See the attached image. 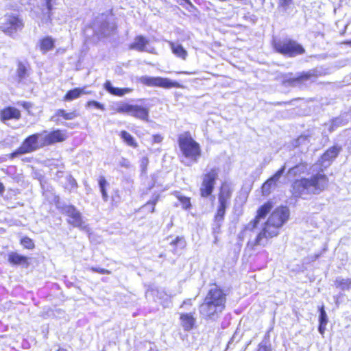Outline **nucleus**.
Wrapping results in <instances>:
<instances>
[{"instance_id": "7c9ffc66", "label": "nucleus", "mask_w": 351, "mask_h": 351, "mask_svg": "<svg viewBox=\"0 0 351 351\" xmlns=\"http://www.w3.org/2000/svg\"><path fill=\"white\" fill-rule=\"evenodd\" d=\"M24 249L32 250L35 248L34 241L29 237H23L19 241Z\"/></svg>"}, {"instance_id": "dca6fc26", "label": "nucleus", "mask_w": 351, "mask_h": 351, "mask_svg": "<svg viewBox=\"0 0 351 351\" xmlns=\"http://www.w3.org/2000/svg\"><path fill=\"white\" fill-rule=\"evenodd\" d=\"M180 321L184 331H190L196 327V319L191 313L180 314Z\"/></svg>"}, {"instance_id": "5701e85b", "label": "nucleus", "mask_w": 351, "mask_h": 351, "mask_svg": "<svg viewBox=\"0 0 351 351\" xmlns=\"http://www.w3.org/2000/svg\"><path fill=\"white\" fill-rule=\"evenodd\" d=\"M121 140L129 147L137 148L138 144L134 137L126 130H121L119 134Z\"/></svg>"}, {"instance_id": "f3484780", "label": "nucleus", "mask_w": 351, "mask_h": 351, "mask_svg": "<svg viewBox=\"0 0 351 351\" xmlns=\"http://www.w3.org/2000/svg\"><path fill=\"white\" fill-rule=\"evenodd\" d=\"M76 110L66 112L64 109H58L51 117V121L58 123L61 120H73L78 117Z\"/></svg>"}, {"instance_id": "c9c22d12", "label": "nucleus", "mask_w": 351, "mask_h": 351, "mask_svg": "<svg viewBox=\"0 0 351 351\" xmlns=\"http://www.w3.org/2000/svg\"><path fill=\"white\" fill-rule=\"evenodd\" d=\"M286 169V166L284 165L281 166L269 178V180L274 182L276 184L278 181L281 176L283 174Z\"/></svg>"}, {"instance_id": "f8f14e48", "label": "nucleus", "mask_w": 351, "mask_h": 351, "mask_svg": "<svg viewBox=\"0 0 351 351\" xmlns=\"http://www.w3.org/2000/svg\"><path fill=\"white\" fill-rule=\"evenodd\" d=\"M64 213L69 217L67 222L73 226L79 228H84V222L81 213L77 210L75 206L69 204L65 205L62 208Z\"/></svg>"}, {"instance_id": "09e8293b", "label": "nucleus", "mask_w": 351, "mask_h": 351, "mask_svg": "<svg viewBox=\"0 0 351 351\" xmlns=\"http://www.w3.org/2000/svg\"><path fill=\"white\" fill-rule=\"evenodd\" d=\"M327 324H322L319 323L318 330L320 334L324 335L326 330V326Z\"/></svg>"}, {"instance_id": "1a4fd4ad", "label": "nucleus", "mask_w": 351, "mask_h": 351, "mask_svg": "<svg viewBox=\"0 0 351 351\" xmlns=\"http://www.w3.org/2000/svg\"><path fill=\"white\" fill-rule=\"evenodd\" d=\"M218 178L219 169L216 167L211 168L202 175L199 188V194L202 197L207 198L213 194Z\"/></svg>"}, {"instance_id": "a19ab883", "label": "nucleus", "mask_w": 351, "mask_h": 351, "mask_svg": "<svg viewBox=\"0 0 351 351\" xmlns=\"http://www.w3.org/2000/svg\"><path fill=\"white\" fill-rule=\"evenodd\" d=\"M170 244L175 247H177L178 245L184 246L185 245L184 238L183 237H176L171 241Z\"/></svg>"}, {"instance_id": "9b49d317", "label": "nucleus", "mask_w": 351, "mask_h": 351, "mask_svg": "<svg viewBox=\"0 0 351 351\" xmlns=\"http://www.w3.org/2000/svg\"><path fill=\"white\" fill-rule=\"evenodd\" d=\"M5 17V21L1 26V29L4 33L12 35L23 28V20L18 15L6 14Z\"/></svg>"}, {"instance_id": "cd10ccee", "label": "nucleus", "mask_w": 351, "mask_h": 351, "mask_svg": "<svg viewBox=\"0 0 351 351\" xmlns=\"http://www.w3.org/2000/svg\"><path fill=\"white\" fill-rule=\"evenodd\" d=\"M28 75L27 66L22 62L17 64L16 77L19 82L23 81Z\"/></svg>"}, {"instance_id": "4be33fe9", "label": "nucleus", "mask_w": 351, "mask_h": 351, "mask_svg": "<svg viewBox=\"0 0 351 351\" xmlns=\"http://www.w3.org/2000/svg\"><path fill=\"white\" fill-rule=\"evenodd\" d=\"M341 150L340 147L332 146L328 148L322 156L324 162H332L339 155Z\"/></svg>"}, {"instance_id": "bb28decb", "label": "nucleus", "mask_w": 351, "mask_h": 351, "mask_svg": "<svg viewBox=\"0 0 351 351\" xmlns=\"http://www.w3.org/2000/svg\"><path fill=\"white\" fill-rule=\"evenodd\" d=\"M160 198V195L159 193H156L154 195L152 198L148 200L143 206L139 208L138 210H136V213H138L141 210V209L147 206H150L149 208V213H153L155 212V206L156 203L159 201Z\"/></svg>"}, {"instance_id": "f704fd0d", "label": "nucleus", "mask_w": 351, "mask_h": 351, "mask_svg": "<svg viewBox=\"0 0 351 351\" xmlns=\"http://www.w3.org/2000/svg\"><path fill=\"white\" fill-rule=\"evenodd\" d=\"M67 182L69 186H65L64 188L69 192H71L72 190L76 189L78 187L77 181L71 176L67 178Z\"/></svg>"}, {"instance_id": "c85d7f7f", "label": "nucleus", "mask_w": 351, "mask_h": 351, "mask_svg": "<svg viewBox=\"0 0 351 351\" xmlns=\"http://www.w3.org/2000/svg\"><path fill=\"white\" fill-rule=\"evenodd\" d=\"M172 52L182 60H186L187 57L186 50L181 45H171Z\"/></svg>"}, {"instance_id": "4468645a", "label": "nucleus", "mask_w": 351, "mask_h": 351, "mask_svg": "<svg viewBox=\"0 0 351 351\" xmlns=\"http://www.w3.org/2000/svg\"><path fill=\"white\" fill-rule=\"evenodd\" d=\"M21 118V112L16 107L8 106L0 110V120L3 123L11 119L19 120Z\"/></svg>"}, {"instance_id": "0eeeda50", "label": "nucleus", "mask_w": 351, "mask_h": 351, "mask_svg": "<svg viewBox=\"0 0 351 351\" xmlns=\"http://www.w3.org/2000/svg\"><path fill=\"white\" fill-rule=\"evenodd\" d=\"M272 47L276 53L291 58L303 55L306 52L301 44L289 37L273 40Z\"/></svg>"}, {"instance_id": "ddd939ff", "label": "nucleus", "mask_w": 351, "mask_h": 351, "mask_svg": "<svg viewBox=\"0 0 351 351\" xmlns=\"http://www.w3.org/2000/svg\"><path fill=\"white\" fill-rule=\"evenodd\" d=\"M273 206V202L269 200L258 208L256 215L250 221L252 229H255L258 227L260 221L266 217L272 209Z\"/></svg>"}, {"instance_id": "c756f323", "label": "nucleus", "mask_w": 351, "mask_h": 351, "mask_svg": "<svg viewBox=\"0 0 351 351\" xmlns=\"http://www.w3.org/2000/svg\"><path fill=\"white\" fill-rule=\"evenodd\" d=\"M335 286L341 290L350 289L351 288V279L337 278L335 281Z\"/></svg>"}, {"instance_id": "8fccbe9b", "label": "nucleus", "mask_w": 351, "mask_h": 351, "mask_svg": "<svg viewBox=\"0 0 351 351\" xmlns=\"http://www.w3.org/2000/svg\"><path fill=\"white\" fill-rule=\"evenodd\" d=\"M185 305H189V306H191L192 305V301H191V299H186V300H184L181 305H180V308H182L184 307Z\"/></svg>"}, {"instance_id": "49530a36", "label": "nucleus", "mask_w": 351, "mask_h": 351, "mask_svg": "<svg viewBox=\"0 0 351 351\" xmlns=\"http://www.w3.org/2000/svg\"><path fill=\"white\" fill-rule=\"evenodd\" d=\"M257 351H272V349L269 346H267L265 344L260 343L258 346Z\"/></svg>"}, {"instance_id": "37998d69", "label": "nucleus", "mask_w": 351, "mask_h": 351, "mask_svg": "<svg viewBox=\"0 0 351 351\" xmlns=\"http://www.w3.org/2000/svg\"><path fill=\"white\" fill-rule=\"evenodd\" d=\"M149 165V158L147 156L143 157L141 160V169L142 172L147 171Z\"/></svg>"}, {"instance_id": "aec40b11", "label": "nucleus", "mask_w": 351, "mask_h": 351, "mask_svg": "<svg viewBox=\"0 0 351 351\" xmlns=\"http://www.w3.org/2000/svg\"><path fill=\"white\" fill-rule=\"evenodd\" d=\"M84 88H74L69 90L62 97L64 101H71L78 99L82 95L86 94Z\"/></svg>"}, {"instance_id": "423d86ee", "label": "nucleus", "mask_w": 351, "mask_h": 351, "mask_svg": "<svg viewBox=\"0 0 351 351\" xmlns=\"http://www.w3.org/2000/svg\"><path fill=\"white\" fill-rule=\"evenodd\" d=\"M178 145L182 156L192 163H197L202 156L200 144L192 136L189 131L178 136Z\"/></svg>"}, {"instance_id": "e433bc0d", "label": "nucleus", "mask_w": 351, "mask_h": 351, "mask_svg": "<svg viewBox=\"0 0 351 351\" xmlns=\"http://www.w3.org/2000/svg\"><path fill=\"white\" fill-rule=\"evenodd\" d=\"M86 108L94 107V108H95L98 110H102V111L106 110V107L104 104H101L95 100H88L86 104Z\"/></svg>"}, {"instance_id": "412c9836", "label": "nucleus", "mask_w": 351, "mask_h": 351, "mask_svg": "<svg viewBox=\"0 0 351 351\" xmlns=\"http://www.w3.org/2000/svg\"><path fill=\"white\" fill-rule=\"evenodd\" d=\"M55 47V40L51 36H45L39 40V48L40 50L45 53L52 50Z\"/></svg>"}, {"instance_id": "f257e3e1", "label": "nucleus", "mask_w": 351, "mask_h": 351, "mask_svg": "<svg viewBox=\"0 0 351 351\" xmlns=\"http://www.w3.org/2000/svg\"><path fill=\"white\" fill-rule=\"evenodd\" d=\"M289 217L290 211L287 206H277L264 222L255 239L247 243V247L254 250L257 246L265 247L271 239L279 234L280 230Z\"/></svg>"}, {"instance_id": "f03ea898", "label": "nucleus", "mask_w": 351, "mask_h": 351, "mask_svg": "<svg viewBox=\"0 0 351 351\" xmlns=\"http://www.w3.org/2000/svg\"><path fill=\"white\" fill-rule=\"evenodd\" d=\"M67 138L66 132L60 129L49 132L43 130L40 132L33 133L23 139L21 145L9 154V158L13 159L19 156L36 152L45 147L62 143Z\"/></svg>"}, {"instance_id": "473e14b6", "label": "nucleus", "mask_w": 351, "mask_h": 351, "mask_svg": "<svg viewBox=\"0 0 351 351\" xmlns=\"http://www.w3.org/2000/svg\"><path fill=\"white\" fill-rule=\"evenodd\" d=\"M275 183H274L273 181L269 180V178H268L263 184L261 186L262 189V193L264 195H267L271 193V189L273 185H274Z\"/></svg>"}, {"instance_id": "de8ad7c7", "label": "nucleus", "mask_w": 351, "mask_h": 351, "mask_svg": "<svg viewBox=\"0 0 351 351\" xmlns=\"http://www.w3.org/2000/svg\"><path fill=\"white\" fill-rule=\"evenodd\" d=\"M120 167H124V168H130V162L127 158H122L121 161L119 163Z\"/></svg>"}, {"instance_id": "b1692460", "label": "nucleus", "mask_w": 351, "mask_h": 351, "mask_svg": "<svg viewBox=\"0 0 351 351\" xmlns=\"http://www.w3.org/2000/svg\"><path fill=\"white\" fill-rule=\"evenodd\" d=\"M320 75L316 70L301 72L296 76L297 84H302L312 77H318Z\"/></svg>"}, {"instance_id": "c03bdc74", "label": "nucleus", "mask_w": 351, "mask_h": 351, "mask_svg": "<svg viewBox=\"0 0 351 351\" xmlns=\"http://www.w3.org/2000/svg\"><path fill=\"white\" fill-rule=\"evenodd\" d=\"M90 269L93 272H96L101 274H110L112 273L110 270L95 267H91Z\"/></svg>"}, {"instance_id": "20e7f679", "label": "nucleus", "mask_w": 351, "mask_h": 351, "mask_svg": "<svg viewBox=\"0 0 351 351\" xmlns=\"http://www.w3.org/2000/svg\"><path fill=\"white\" fill-rule=\"evenodd\" d=\"M215 287L207 291L202 303L199 305V313L205 319H213L221 313L226 307L227 293L221 286Z\"/></svg>"}, {"instance_id": "39448f33", "label": "nucleus", "mask_w": 351, "mask_h": 351, "mask_svg": "<svg viewBox=\"0 0 351 351\" xmlns=\"http://www.w3.org/2000/svg\"><path fill=\"white\" fill-rule=\"evenodd\" d=\"M233 191V187L230 182L223 181L220 183L217 193L218 206L213 217V222L216 229L215 232H220L226 210L230 203Z\"/></svg>"}, {"instance_id": "5fc2aeb1", "label": "nucleus", "mask_w": 351, "mask_h": 351, "mask_svg": "<svg viewBox=\"0 0 351 351\" xmlns=\"http://www.w3.org/2000/svg\"><path fill=\"white\" fill-rule=\"evenodd\" d=\"M345 44L346 45H348L350 46H351V40H347V41H345L344 42Z\"/></svg>"}, {"instance_id": "393cba45", "label": "nucleus", "mask_w": 351, "mask_h": 351, "mask_svg": "<svg viewBox=\"0 0 351 351\" xmlns=\"http://www.w3.org/2000/svg\"><path fill=\"white\" fill-rule=\"evenodd\" d=\"M307 170V163L306 162H300L289 169V173L293 176H298L304 173Z\"/></svg>"}, {"instance_id": "6e6552de", "label": "nucleus", "mask_w": 351, "mask_h": 351, "mask_svg": "<svg viewBox=\"0 0 351 351\" xmlns=\"http://www.w3.org/2000/svg\"><path fill=\"white\" fill-rule=\"evenodd\" d=\"M113 110L114 114H126L143 121H149V109L147 106L121 102Z\"/></svg>"}, {"instance_id": "603ef678", "label": "nucleus", "mask_w": 351, "mask_h": 351, "mask_svg": "<svg viewBox=\"0 0 351 351\" xmlns=\"http://www.w3.org/2000/svg\"><path fill=\"white\" fill-rule=\"evenodd\" d=\"M5 191V186L3 184L0 182V195H2Z\"/></svg>"}, {"instance_id": "864d4df0", "label": "nucleus", "mask_w": 351, "mask_h": 351, "mask_svg": "<svg viewBox=\"0 0 351 351\" xmlns=\"http://www.w3.org/2000/svg\"><path fill=\"white\" fill-rule=\"evenodd\" d=\"M54 200L56 204H58L60 202V197L58 195H56L54 197Z\"/></svg>"}, {"instance_id": "2eb2a0df", "label": "nucleus", "mask_w": 351, "mask_h": 351, "mask_svg": "<svg viewBox=\"0 0 351 351\" xmlns=\"http://www.w3.org/2000/svg\"><path fill=\"white\" fill-rule=\"evenodd\" d=\"M8 263L13 266H22L28 267L30 265L29 258L23 254H19L16 252H11L8 256Z\"/></svg>"}, {"instance_id": "9d476101", "label": "nucleus", "mask_w": 351, "mask_h": 351, "mask_svg": "<svg viewBox=\"0 0 351 351\" xmlns=\"http://www.w3.org/2000/svg\"><path fill=\"white\" fill-rule=\"evenodd\" d=\"M139 81L143 85L149 87H160L165 89L184 88L181 83L172 81L167 77L143 76L139 79Z\"/></svg>"}, {"instance_id": "6ab92c4d", "label": "nucleus", "mask_w": 351, "mask_h": 351, "mask_svg": "<svg viewBox=\"0 0 351 351\" xmlns=\"http://www.w3.org/2000/svg\"><path fill=\"white\" fill-rule=\"evenodd\" d=\"M149 40L142 35H138L134 38V42L130 44V49H135L138 51H146V46L149 43Z\"/></svg>"}, {"instance_id": "ea45409f", "label": "nucleus", "mask_w": 351, "mask_h": 351, "mask_svg": "<svg viewBox=\"0 0 351 351\" xmlns=\"http://www.w3.org/2000/svg\"><path fill=\"white\" fill-rule=\"evenodd\" d=\"M293 3V0H278V8L286 10Z\"/></svg>"}, {"instance_id": "3c124183", "label": "nucleus", "mask_w": 351, "mask_h": 351, "mask_svg": "<svg viewBox=\"0 0 351 351\" xmlns=\"http://www.w3.org/2000/svg\"><path fill=\"white\" fill-rule=\"evenodd\" d=\"M176 74H184V75H191L193 73L188 71H178L175 72Z\"/></svg>"}, {"instance_id": "72a5a7b5", "label": "nucleus", "mask_w": 351, "mask_h": 351, "mask_svg": "<svg viewBox=\"0 0 351 351\" xmlns=\"http://www.w3.org/2000/svg\"><path fill=\"white\" fill-rule=\"evenodd\" d=\"M275 183H274L273 181L269 180V178H268L263 184L261 186L262 189V193L264 195H267L271 193V189L273 185H274Z\"/></svg>"}, {"instance_id": "a211bd4d", "label": "nucleus", "mask_w": 351, "mask_h": 351, "mask_svg": "<svg viewBox=\"0 0 351 351\" xmlns=\"http://www.w3.org/2000/svg\"><path fill=\"white\" fill-rule=\"evenodd\" d=\"M104 88L110 94L117 96L123 97L125 94L132 92L133 89L131 88H116L112 86V83L109 80H106L104 83Z\"/></svg>"}, {"instance_id": "58836bf2", "label": "nucleus", "mask_w": 351, "mask_h": 351, "mask_svg": "<svg viewBox=\"0 0 351 351\" xmlns=\"http://www.w3.org/2000/svg\"><path fill=\"white\" fill-rule=\"evenodd\" d=\"M289 75H290L289 77H287L285 76L282 80V83L284 84H288V85H291V86H295V85H297V80H296V77H293L291 76L292 75V73H289Z\"/></svg>"}, {"instance_id": "7ed1b4c3", "label": "nucleus", "mask_w": 351, "mask_h": 351, "mask_svg": "<svg viewBox=\"0 0 351 351\" xmlns=\"http://www.w3.org/2000/svg\"><path fill=\"white\" fill-rule=\"evenodd\" d=\"M329 180L325 173H317L309 178L300 177L294 179L290 184L291 198L298 200L304 195H317L327 189Z\"/></svg>"}, {"instance_id": "79ce46f5", "label": "nucleus", "mask_w": 351, "mask_h": 351, "mask_svg": "<svg viewBox=\"0 0 351 351\" xmlns=\"http://www.w3.org/2000/svg\"><path fill=\"white\" fill-rule=\"evenodd\" d=\"M164 136L161 134H154L152 136V143L159 144L162 142Z\"/></svg>"}, {"instance_id": "a878e982", "label": "nucleus", "mask_w": 351, "mask_h": 351, "mask_svg": "<svg viewBox=\"0 0 351 351\" xmlns=\"http://www.w3.org/2000/svg\"><path fill=\"white\" fill-rule=\"evenodd\" d=\"M173 194L180 202L184 210H189L191 208L192 205L191 203V198L189 197L184 196L180 194L178 191H175Z\"/></svg>"}, {"instance_id": "2f4dec72", "label": "nucleus", "mask_w": 351, "mask_h": 351, "mask_svg": "<svg viewBox=\"0 0 351 351\" xmlns=\"http://www.w3.org/2000/svg\"><path fill=\"white\" fill-rule=\"evenodd\" d=\"M98 184L102 195L103 199L104 201H107L108 196L106 188V186L108 185V183L106 180V178L104 176L99 177L98 179Z\"/></svg>"}, {"instance_id": "6e6d98bb", "label": "nucleus", "mask_w": 351, "mask_h": 351, "mask_svg": "<svg viewBox=\"0 0 351 351\" xmlns=\"http://www.w3.org/2000/svg\"><path fill=\"white\" fill-rule=\"evenodd\" d=\"M56 351H67V350L66 349H64V348H60Z\"/></svg>"}, {"instance_id": "a18cd8bd", "label": "nucleus", "mask_w": 351, "mask_h": 351, "mask_svg": "<svg viewBox=\"0 0 351 351\" xmlns=\"http://www.w3.org/2000/svg\"><path fill=\"white\" fill-rule=\"evenodd\" d=\"M20 106L29 113L30 110L33 107V104L29 101H22Z\"/></svg>"}, {"instance_id": "4c0bfd02", "label": "nucleus", "mask_w": 351, "mask_h": 351, "mask_svg": "<svg viewBox=\"0 0 351 351\" xmlns=\"http://www.w3.org/2000/svg\"><path fill=\"white\" fill-rule=\"evenodd\" d=\"M319 323L322 324H327L328 320L327 314L325 311L324 305L319 307Z\"/></svg>"}]
</instances>
